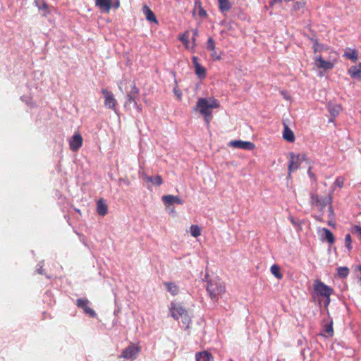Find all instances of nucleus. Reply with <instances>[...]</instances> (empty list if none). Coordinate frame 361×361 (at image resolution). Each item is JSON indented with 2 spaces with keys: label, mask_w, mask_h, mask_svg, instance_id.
Instances as JSON below:
<instances>
[{
  "label": "nucleus",
  "mask_w": 361,
  "mask_h": 361,
  "mask_svg": "<svg viewBox=\"0 0 361 361\" xmlns=\"http://www.w3.org/2000/svg\"><path fill=\"white\" fill-rule=\"evenodd\" d=\"M182 322L185 325V329H188L190 326V324L191 323L190 317L188 315V312H185V314H183L182 317Z\"/></svg>",
  "instance_id": "72a5a7b5"
},
{
  "label": "nucleus",
  "mask_w": 361,
  "mask_h": 361,
  "mask_svg": "<svg viewBox=\"0 0 361 361\" xmlns=\"http://www.w3.org/2000/svg\"><path fill=\"white\" fill-rule=\"evenodd\" d=\"M288 176H290L292 172L295 171L300 166L301 161L300 155H295L293 152H290L288 155Z\"/></svg>",
  "instance_id": "423d86ee"
},
{
  "label": "nucleus",
  "mask_w": 361,
  "mask_h": 361,
  "mask_svg": "<svg viewBox=\"0 0 361 361\" xmlns=\"http://www.w3.org/2000/svg\"><path fill=\"white\" fill-rule=\"evenodd\" d=\"M97 212L102 216H104L108 213V205L103 198L99 199L97 202Z\"/></svg>",
  "instance_id": "aec40b11"
},
{
  "label": "nucleus",
  "mask_w": 361,
  "mask_h": 361,
  "mask_svg": "<svg viewBox=\"0 0 361 361\" xmlns=\"http://www.w3.org/2000/svg\"><path fill=\"white\" fill-rule=\"evenodd\" d=\"M329 51H331L330 49ZM329 53H330V51H329ZM333 58V54H329V56L328 59H332Z\"/></svg>",
  "instance_id": "49530a36"
},
{
  "label": "nucleus",
  "mask_w": 361,
  "mask_h": 361,
  "mask_svg": "<svg viewBox=\"0 0 361 361\" xmlns=\"http://www.w3.org/2000/svg\"><path fill=\"white\" fill-rule=\"evenodd\" d=\"M348 74L353 78L361 79V63L348 69Z\"/></svg>",
  "instance_id": "a211bd4d"
},
{
  "label": "nucleus",
  "mask_w": 361,
  "mask_h": 361,
  "mask_svg": "<svg viewBox=\"0 0 361 361\" xmlns=\"http://www.w3.org/2000/svg\"><path fill=\"white\" fill-rule=\"evenodd\" d=\"M353 230L358 234L361 235V226L355 225L353 226Z\"/></svg>",
  "instance_id": "79ce46f5"
},
{
  "label": "nucleus",
  "mask_w": 361,
  "mask_h": 361,
  "mask_svg": "<svg viewBox=\"0 0 361 361\" xmlns=\"http://www.w3.org/2000/svg\"><path fill=\"white\" fill-rule=\"evenodd\" d=\"M111 0H95V4L100 9L109 12L111 8Z\"/></svg>",
  "instance_id": "b1692460"
},
{
  "label": "nucleus",
  "mask_w": 361,
  "mask_h": 361,
  "mask_svg": "<svg viewBox=\"0 0 361 361\" xmlns=\"http://www.w3.org/2000/svg\"><path fill=\"white\" fill-rule=\"evenodd\" d=\"M314 292L318 296L324 298L325 306H328L330 302V296L334 293V289L326 285L320 280H315L314 283Z\"/></svg>",
  "instance_id": "7ed1b4c3"
},
{
  "label": "nucleus",
  "mask_w": 361,
  "mask_h": 361,
  "mask_svg": "<svg viewBox=\"0 0 361 361\" xmlns=\"http://www.w3.org/2000/svg\"><path fill=\"white\" fill-rule=\"evenodd\" d=\"M195 359L196 361H214L213 355L207 351H202L196 353Z\"/></svg>",
  "instance_id": "5701e85b"
},
{
  "label": "nucleus",
  "mask_w": 361,
  "mask_h": 361,
  "mask_svg": "<svg viewBox=\"0 0 361 361\" xmlns=\"http://www.w3.org/2000/svg\"><path fill=\"white\" fill-rule=\"evenodd\" d=\"M164 285L166 287L167 290L172 295H176L179 292L178 286L173 282H165Z\"/></svg>",
  "instance_id": "393cba45"
},
{
  "label": "nucleus",
  "mask_w": 361,
  "mask_h": 361,
  "mask_svg": "<svg viewBox=\"0 0 361 361\" xmlns=\"http://www.w3.org/2000/svg\"><path fill=\"white\" fill-rule=\"evenodd\" d=\"M323 335L325 337H331L334 334L333 322L331 321L329 324H326L323 329Z\"/></svg>",
  "instance_id": "c756f323"
},
{
  "label": "nucleus",
  "mask_w": 361,
  "mask_h": 361,
  "mask_svg": "<svg viewBox=\"0 0 361 361\" xmlns=\"http://www.w3.org/2000/svg\"><path fill=\"white\" fill-rule=\"evenodd\" d=\"M311 202L313 205L318 207L321 211L326 207V205L329 204V209L332 212L331 197V195H326L324 197H319L317 195L312 194L311 195Z\"/></svg>",
  "instance_id": "39448f33"
},
{
  "label": "nucleus",
  "mask_w": 361,
  "mask_h": 361,
  "mask_svg": "<svg viewBox=\"0 0 361 361\" xmlns=\"http://www.w3.org/2000/svg\"><path fill=\"white\" fill-rule=\"evenodd\" d=\"M345 56L352 60L353 61H356L357 60V54L356 53V51H353L350 53H345Z\"/></svg>",
  "instance_id": "4c0bfd02"
},
{
  "label": "nucleus",
  "mask_w": 361,
  "mask_h": 361,
  "mask_svg": "<svg viewBox=\"0 0 361 361\" xmlns=\"http://www.w3.org/2000/svg\"><path fill=\"white\" fill-rule=\"evenodd\" d=\"M306 0H302V1H305V2Z\"/></svg>",
  "instance_id": "de8ad7c7"
},
{
  "label": "nucleus",
  "mask_w": 361,
  "mask_h": 361,
  "mask_svg": "<svg viewBox=\"0 0 361 361\" xmlns=\"http://www.w3.org/2000/svg\"><path fill=\"white\" fill-rule=\"evenodd\" d=\"M330 54H333L332 59L324 60L321 55L315 56V65L318 68L325 71L332 69L337 63L338 54L336 51L331 50Z\"/></svg>",
  "instance_id": "20e7f679"
},
{
  "label": "nucleus",
  "mask_w": 361,
  "mask_h": 361,
  "mask_svg": "<svg viewBox=\"0 0 361 361\" xmlns=\"http://www.w3.org/2000/svg\"><path fill=\"white\" fill-rule=\"evenodd\" d=\"M270 271L271 274L278 279H281L283 277L282 274L280 272V268L277 264H274L271 267Z\"/></svg>",
  "instance_id": "7c9ffc66"
},
{
  "label": "nucleus",
  "mask_w": 361,
  "mask_h": 361,
  "mask_svg": "<svg viewBox=\"0 0 361 361\" xmlns=\"http://www.w3.org/2000/svg\"><path fill=\"white\" fill-rule=\"evenodd\" d=\"M83 138L80 133H75L69 141L70 149L72 152H78L82 147Z\"/></svg>",
  "instance_id": "6e6552de"
},
{
  "label": "nucleus",
  "mask_w": 361,
  "mask_h": 361,
  "mask_svg": "<svg viewBox=\"0 0 361 361\" xmlns=\"http://www.w3.org/2000/svg\"><path fill=\"white\" fill-rule=\"evenodd\" d=\"M207 49L209 50L211 53V56L214 60H220L221 56L217 54L216 51V46L214 39L212 37H209L207 42Z\"/></svg>",
  "instance_id": "f3484780"
},
{
  "label": "nucleus",
  "mask_w": 361,
  "mask_h": 361,
  "mask_svg": "<svg viewBox=\"0 0 361 361\" xmlns=\"http://www.w3.org/2000/svg\"><path fill=\"white\" fill-rule=\"evenodd\" d=\"M195 6H198V15L202 17H204L207 16V12L202 7V4L200 1H195Z\"/></svg>",
  "instance_id": "f704fd0d"
},
{
  "label": "nucleus",
  "mask_w": 361,
  "mask_h": 361,
  "mask_svg": "<svg viewBox=\"0 0 361 361\" xmlns=\"http://www.w3.org/2000/svg\"><path fill=\"white\" fill-rule=\"evenodd\" d=\"M161 200L166 207H169L173 204H183V200L182 199H180L178 196H174L172 195H166L162 196Z\"/></svg>",
  "instance_id": "4468645a"
},
{
  "label": "nucleus",
  "mask_w": 361,
  "mask_h": 361,
  "mask_svg": "<svg viewBox=\"0 0 361 361\" xmlns=\"http://www.w3.org/2000/svg\"><path fill=\"white\" fill-rule=\"evenodd\" d=\"M313 50L314 54H316L317 52L329 51V48L326 47L323 44H319L317 39H315L313 45Z\"/></svg>",
  "instance_id": "cd10ccee"
},
{
  "label": "nucleus",
  "mask_w": 361,
  "mask_h": 361,
  "mask_svg": "<svg viewBox=\"0 0 361 361\" xmlns=\"http://www.w3.org/2000/svg\"><path fill=\"white\" fill-rule=\"evenodd\" d=\"M119 180L123 182L126 185H130V182L128 178H120Z\"/></svg>",
  "instance_id": "37998d69"
},
{
  "label": "nucleus",
  "mask_w": 361,
  "mask_h": 361,
  "mask_svg": "<svg viewBox=\"0 0 361 361\" xmlns=\"http://www.w3.org/2000/svg\"><path fill=\"white\" fill-rule=\"evenodd\" d=\"M142 13L145 15L147 20H148L149 22H151V23H155L157 24L158 23V20L157 19L156 16L154 15V12L151 10V8L145 4L142 6Z\"/></svg>",
  "instance_id": "dca6fc26"
},
{
  "label": "nucleus",
  "mask_w": 361,
  "mask_h": 361,
  "mask_svg": "<svg viewBox=\"0 0 361 361\" xmlns=\"http://www.w3.org/2000/svg\"><path fill=\"white\" fill-rule=\"evenodd\" d=\"M178 39L184 44L185 47L188 49L193 51L195 49L192 48V43L190 42V32L185 31L182 35L178 36Z\"/></svg>",
  "instance_id": "6ab92c4d"
},
{
  "label": "nucleus",
  "mask_w": 361,
  "mask_h": 361,
  "mask_svg": "<svg viewBox=\"0 0 361 361\" xmlns=\"http://www.w3.org/2000/svg\"><path fill=\"white\" fill-rule=\"evenodd\" d=\"M283 137L285 140L289 142H293L295 140L293 131L285 123L283 132Z\"/></svg>",
  "instance_id": "4be33fe9"
},
{
  "label": "nucleus",
  "mask_w": 361,
  "mask_h": 361,
  "mask_svg": "<svg viewBox=\"0 0 361 361\" xmlns=\"http://www.w3.org/2000/svg\"><path fill=\"white\" fill-rule=\"evenodd\" d=\"M192 48L195 47V42H196V37L198 36V30L197 29H194L192 30Z\"/></svg>",
  "instance_id": "ea45409f"
},
{
  "label": "nucleus",
  "mask_w": 361,
  "mask_h": 361,
  "mask_svg": "<svg viewBox=\"0 0 361 361\" xmlns=\"http://www.w3.org/2000/svg\"><path fill=\"white\" fill-rule=\"evenodd\" d=\"M344 180H345L344 178H343L341 176L337 177L336 179L335 180L334 183V185L335 186H338L340 188H341L343 186Z\"/></svg>",
  "instance_id": "58836bf2"
},
{
  "label": "nucleus",
  "mask_w": 361,
  "mask_h": 361,
  "mask_svg": "<svg viewBox=\"0 0 361 361\" xmlns=\"http://www.w3.org/2000/svg\"><path fill=\"white\" fill-rule=\"evenodd\" d=\"M228 146L245 150H253L255 148V145L253 142L243 140H232L229 142Z\"/></svg>",
  "instance_id": "9d476101"
},
{
  "label": "nucleus",
  "mask_w": 361,
  "mask_h": 361,
  "mask_svg": "<svg viewBox=\"0 0 361 361\" xmlns=\"http://www.w3.org/2000/svg\"><path fill=\"white\" fill-rule=\"evenodd\" d=\"M102 92L104 97L105 106L116 111V106L117 104V101L115 99L114 94L111 92L107 90L106 89H102Z\"/></svg>",
  "instance_id": "0eeeda50"
},
{
  "label": "nucleus",
  "mask_w": 361,
  "mask_h": 361,
  "mask_svg": "<svg viewBox=\"0 0 361 361\" xmlns=\"http://www.w3.org/2000/svg\"><path fill=\"white\" fill-rule=\"evenodd\" d=\"M89 302V300L86 298H79L76 300L75 304L79 308L82 309L85 314L91 317H95L97 314L94 310L88 306Z\"/></svg>",
  "instance_id": "1a4fd4ad"
},
{
  "label": "nucleus",
  "mask_w": 361,
  "mask_h": 361,
  "mask_svg": "<svg viewBox=\"0 0 361 361\" xmlns=\"http://www.w3.org/2000/svg\"><path fill=\"white\" fill-rule=\"evenodd\" d=\"M192 64L195 67V74L200 79H203L206 77V69L204 67L202 66L198 62V59L197 56H193L192 58Z\"/></svg>",
  "instance_id": "2eb2a0df"
},
{
  "label": "nucleus",
  "mask_w": 361,
  "mask_h": 361,
  "mask_svg": "<svg viewBox=\"0 0 361 361\" xmlns=\"http://www.w3.org/2000/svg\"><path fill=\"white\" fill-rule=\"evenodd\" d=\"M305 5V1H296L293 6V11L295 12L298 11L304 8Z\"/></svg>",
  "instance_id": "e433bc0d"
},
{
  "label": "nucleus",
  "mask_w": 361,
  "mask_h": 361,
  "mask_svg": "<svg viewBox=\"0 0 361 361\" xmlns=\"http://www.w3.org/2000/svg\"><path fill=\"white\" fill-rule=\"evenodd\" d=\"M308 174L310 175V177L315 178L314 174L311 171V168H309Z\"/></svg>",
  "instance_id": "c03bdc74"
},
{
  "label": "nucleus",
  "mask_w": 361,
  "mask_h": 361,
  "mask_svg": "<svg viewBox=\"0 0 361 361\" xmlns=\"http://www.w3.org/2000/svg\"><path fill=\"white\" fill-rule=\"evenodd\" d=\"M144 178L146 181L150 182L154 185L157 186H160L163 183V180L161 176L157 175L154 177L147 176V175L144 176Z\"/></svg>",
  "instance_id": "a878e982"
},
{
  "label": "nucleus",
  "mask_w": 361,
  "mask_h": 361,
  "mask_svg": "<svg viewBox=\"0 0 361 361\" xmlns=\"http://www.w3.org/2000/svg\"><path fill=\"white\" fill-rule=\"evenodd\" d=\"M327 109L331 116L333 118L338 116L342 110V106L338 104L329 103L327 105Z\"/></svg>",
  "instance_id": "412c9836"
},
{
  "label": "nucleus",
  "mask_w": 361,
  "mask_h": 361,
  "mask_svg": "<svg viewBox=\"0 0 361 361\" xmlns=\"http://www.w3.org/2000/svg\"><path fill=\"white\" fill-rule=\"evenodd\" d=\"M135 106H136V107H137V111H138L139 112H141V111H142V108H141V106H139V105H137H137H135Z\"/></svg>",
  "instance_id": "a18cd8bd"
},
{
  "label": "nucleus",
  "mask_w": 361,
  "mask_h": 361,
  "mask_svg": "<svg viewBox=\"0 0 361 361\" xmlns=\"http://www.w3.org/2000/svg\"><path fill=\"white\" fill-rule=\"evenodd\" d=\"M232 4L228 0H219V8L224 13L228 11L231 8Z\"/></svg>",
  "instance_id": "bb28decb"
},
{
  "label": "nucleus",
  "mask_w": 361,
  "mask_h": 361,
  "mask_svg": "<svg viewBox=\"0 0 361 361\" xmlns=\"http://www.w3.org/2000/svg\"><path fill=\"white\" fill-rule=\"evenodd\" d=\"M322 232L324 234V239L330 244H333L335 241V238L333 233L328 228H322Z\"/></svg>",
  "instance_id": "c85d7f7f"
},
{
  "label": "nucleus",
  "mask_w": 361,
  "mask_h": 361,
  "mask_svg": "<svg viewBox=\"0 0 361 361\" xmlns=\"http://www.w3.org/2000/svg\"><path fill=\"white\" fill-rule=\"evenodd\" d=\"M169 310L171 317L176 320H178L179 317L187 312V310L183 306L175 302H171Z\"/></svg>",
  "instance_id": "9b49d317"
},
{
  "label": "nucleus",
  "mask_w": 361,
  "mask_h": 361,
  "mask_svg": "<svg viewBox=\"0 0 361 361\" xmlns=\"http://www.w3.org/2000/svg\"><path fill=\"white\" fill-rule=\"evenodd\" d=\"M219 107L220 104L216 99L214 97H201L198 99L195 110L198 111L204 116V120L209 128L210 121L213 118L212 109H219Z\"/></svg>",
  "instance_id": "f257e3e1"
},
{
  "label": "nucleus",
  "mask_w": 361,
  "mask_h": 361,
  "mask_svg": "<svg viewBox=\"0 0 361 361\" xmlns=\"http://www.w3.org/2000/svg\"><path fill=\"white\" fill-rule=\"evenodd\" d=\"M345 245L349 251L352 250V238L350 234L349 233L346 234L345 236Z\"/></svg>",
  "instance_id": "c9c22d12"
},
{
  "label": "nucleus",
  "mask_w": 361,
  "mask_h": 361,
  "mask_svg": "<svg viewBox=\"0 0 361 361\" xmlns=\"http://www.w3.org/2000/svg\"><path fill=\"white\" fill-rule=\"evenodd\" d=\"M139 97V90L133 82L131 86V90L127 94V101L125 104V106L128 104L134 102L135 105H137L136 100Z\"/></svg>",
  "instance_id": "ddd939ff"
},
{
  "label": "nucleus",
  "mask_w": 361,
  "mask_h": 361,
  "mask_svg": "<svg viewBox=\"0 0 361 361\" xmlns=\"http://www.w3.org/2000/svg\"><path fill=\"white\" fill-rule=\"evenodd\" d=\"M207 290L212 300L216 301L226 292V288L220 280H210L207 282Z\"/></svg>",
  "instance_id": "f03ea898"
},
{
  "label": "nucleus",
  "mask_w": 361,
  "mask_h": 361,
  "mask_svg": "<svg viewBox=\"0 0 361 361\" xmlns=\"http://www.w3.org/2000/svg\"><path fill=\"white\" fill-rule=\"evenodd\" d=\"M349 269L346 267H340L337 269L338 276L341 278H346L349 274Z\"/></svg>",
  "instance_id": "2f4dec72"
},
{
  "label": "nucleus",
  "mask_w": 361,
  "mask_h": 361,
  "mask_svg": "<svg viewBox=\"0 0 361 361\" xmlns=\"http://www.w3.org/2000/svg\"><path fill=\"white\" fill-rule=\"evenodd\" d=\"M190 230L191 235L195 238L201 235V228L197 225H192Z\"/></svg>",
  "instance_id": "473e14b6"
},
{
  "label": "nucleus",
  "mask_w": 361,
  "mask_h": 361,
  "mask_svg": "<svg viewBox=\"0 0 361 361\" xmlns=\"http://www.w3.org/2000/svg\"><path fill=\"white\" fill-rule=\"evenodd\" d=\"M140 350V346L130 345L123 350L121 357L126 359H135Z\"/></svg>",
  "instance_id": "f8f14e48"
},
{
  "label": "nucleus",
  "mask_w": 361,
  "mask_h": 361,
  "mask_svg": "<svg viewBox=\"0 0 361 361\" xmlns=\"http://www.w3.org/2000/svg\"><path fill=\"white\" fill-rule=\"evenodd\" d=\"M173 92H174L175 94L178 97V99L181 98L182 93H181L180 90H179L176 87H175L173 89Z\"/></svg>",
  "instance_id": "a19ab883"
}]
</instances>
